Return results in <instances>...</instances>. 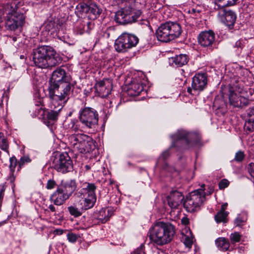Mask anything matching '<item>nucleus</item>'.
I'll use <instances>...</instances> for the list:
<instances>
[{"instance_id":"1","label":"nucleus","mask_w":254,"mask_h":254,"mask_svg":"<svg viewBox=\"0 0 254 254\" xmlns=\"http://www.w3.org/2000/svg\"><path fill=\"white\" fill-rule=\"evenodd\" d=\"M69 81L70 77L66 75L64 67L61 66L55 70L49 87V97L56 100H68L71 87Z\"/></svg>"},{"instance_id":"2","label":"nucleus","mask_w":254,"mask_h":254,"mask_svg":"<svg viewBox=\"0 0 254 254\" xmlns=\"http://www.w3.org/2000/svg\"><path fill=\"white\" fill-rule=\"evenodd\" d=\"M33 61L36 66L47 68L60 64L62 58L52 47L42 46L33 50Z\"/></svg>"},{"instance_id":"3","label":"nucleus","mask_w":254,"mask_h":254,"mask_svg":"<svg viewBox=\"0 0 254 254\" xmlns=\"http://www.w3.org/2000/svg\"><path fill=\"white\" fill-rule=\"evenodd\" d=\"M175 233V228L172 224L160 221L150 228L148 235L153 242L162 246L171 242Z\"/></svg>"},{"instance_id":"4","label":"nucleus","mask_w":254,"mask_h":254,"mask_svg":"<svg viewBox=\"0 0 254 254\" xmlns=\"http://www.w3.org/2000/svg\"><path fill=\"white\" fill-rule=\"evenodd\" d=\"M141 9L134 6L132 2L126 1L123 2L121 9L115 14L117 22L125 24L135 22L141 16Z\"/></svg>"},{"instance_id":"5","label":"nucleus","mask_w":254,"mask_h":254,"mask_svg":"<svg viewBox=\"0 0 254 254\" xmlns=\"http://www.w3.org/2000/svg\"><path fill=\"white\" fill-rule=\"evenodd\" d=\"M182 30L180 25L176 22H167L162 24L156 31L157 39L162 42H168L178 38Z\"/></svg>"},{"instance_id":"6","label":"nucleus","mask_w":254,"mask_h":254,"mask_svg":"<svg viewBox=\"0 0 254 254\" xmlns=\"http://www.w3.org/2000/svg\"><path fill=\"white\" fill-rule=\"evenodd\" d=\"M5 12L7 14L5 24L8 29L14 30L23 25L25 22V16L18 11V7L15 2L7 5Z\"/></svg>"},{"instance_id":"7","label":"nucleus","mask_w":254,"mask_h":254,"mask_svg":"<svg viewBox=\"0 0 254 254\" xmlns=\"http://www.w3.org/2000/svg\"><path fill=\"white\" fill-rule=\"evenodd\" d=\"M70 144L75 150L81 153L89 152L93 145V139L84 134H73L68 137Z\"/></svg>"},{"instance_id":"8","label":"nucleus","mask_w":254,"mask_h":254,"mask_svg":"<svg viewBox=\"0 0 254 254\" xmlns=\"http://www.w3.org/2000/svg\"><path fill=\"white\" fill-rule=\"evenodd\" d=\"M201 189H198L191 192L184 202V206L187 211L193 212L199 209L200 204L205 199L204 185Z\"/></svg>"},{"instance_id":"9","label":"nucleus","mask_w":254,"mask_h":254,"mask_svg":"<svg viewBox=\"0 0 254 254\" xmlns=\"http://www.w3.org/2000/svg\"><path fill=\"white\" fill-rule=\"evenodd\" d=\"M229 102L234 107H242L249 104V100L245 97L246 91L243 85L239 82L234 84L229 90Z\"/></svg>"},{"instance_id":"10","label":"nucleus","mask_w":254,"mask_h":254,"mask_svg":"<svg viewBox=\"0 0 254 254\" xmlns=\"http://www.w3.org/2000/svg\"><path fill=\"white\" fill-rule=\"evenodd\" d=\"M139 42L138 37L131 34L124 33L115 42V48L118 52L124 53L135 47Z\"/></svg>"},{"instance_id":"11","label":"nucleus","mask_w":254,"mask_h":254,"mask_svg":"<svg viewBox=\"0 0 254 254\" xmlns=\"http://www.w3.org/2000/svg\"><path fill=\"white\" fill-rule=\"evenodd\" d=\"M79 120L85 127L92 128L98 124L99 115L95 109L85 107L79 111Z\"/></svg>"},{"instance_id":"12","label":"nucleus","mask_w":254,"mask_h":254,"mask_svg":"<svg viewBox=\"0 0 254 254\" xmlns=\"http://www.w3.org/2000/svg\"><path fill=\"white\" fill-rule=\"evenodd\" d=\"M173 145L175 146V142L181 141L190 146L198 145L200 143L201 135L196 132H188L185 130H179L172 136Z\"/></svg>"},{"instance_id":"13","label":"nucleus","mask_w":254,"mask_h":254,"mask_svg":"<svg viewBox=\"0 0 254 254\" xmlns=\"http://www.w3.org/2000/svg\"><path fill=\"white\" fill-rule=\"evenodd\" d=\"M53 167L58 172L65 174L72 171V160L67 152L60 154L54 159Z\"/></svg>"},{"instance_id":"14","label":"nucleus","mask_w":254,"mask_h":254,"mask_svg":"<svg viewBox=\"0 0 254 254\" xmlns=\"http://www.w3.org/2000/svg\"><path fill=\"white\" fill-rule=\"evenodd\" d=\"M226 6H219L218 2H215L214 8L218 10V19L230 29L233 28L237 16L232 10L226 8Z\"/></svg>"},{"instance_id":"15","label":"nucleus","mask_w":254,"mask_h":254,"mask_svg":"<svg viewBox=\"0 0 254 254\" xmlns=\"http://www.w3.org/2000/svg\"><path fill=\"white\" fill-rule=\"evenodd\" d=\"M207 77L205 73H198L192 79L191 87H189L187 91L191 95H196L206 86Z\"/></svg>"},{"instance_id":"16","label":"nucleus","mask_w":254,"mask_h":254,"mask_svg":"<svg viewBox=\"0 0 254 254\" xmlns=\"http://www.w3.org/2000/svg\"><path fill=\"white\" fill-rule=\"evenodd\" d=\"M215 40V34L212 30L201 32L198 37L199 44L203 47H211Z\"/></svg>"},{"instance_id":"17","label":"nucleus","mask_w":254,"mask_h":254,"mask_svg":"<svg viewBox=\"0 0 254 254\" xmlns=\"http://www.w3.org/2000/svg\"><path fill=\"white\" fill-rule=\"evenodd\" d=\"M52 100V103L57 109L50 110L47 112V119L51 121H55L58 119L59 114L61 110L63 108L64 105L67 100L65 101L62 100V99L54 100L53 98H50Z\"/></svg>"},{"instance_id":"18","label":"nucleus","mask_w":254,"mask_h":254,"mask_svg":"<svg viewBox=\"0 0 254 254\" xmlns=\"http://www.w3.org/2000/svg\"><path fill=\"white\" fill-rule=\"evenodd\" d=\"M95 88V91L98 94L99 96L102 98H105L111 92L112 84L108 79L102 80L96 84Z\"/></svg>"},{"instance_id":"19","label":"nucleus","mask_w":254,"mask_h":254,"mask_svg":"<svg viewBox=\"0 0 254 254\" xmlns=\"http://www.w3.org/2000/svg\"><path fill=\"white\" fill-rule=\"evenodd\" d=\"M184 199L182 193L178 191L171 192L167 197L168 204L172 209L178 208Z\"/></svg>"},{"instance_id":"20","label":"nucleus","mask_w":254,"mask_h":254,"mask_svg":"<svg viewBox=\"0 0 254 254\" xmlns=\"http://www.w3.org/2000/svg\"><path fill=\"white\" fill-rule=\"evenodd\" d=\"M58 187L70 197L77 188V183L74 179L63 180Z\"/></svg>"},{"instance_id":"21","label":"nucleus","mask_w":254,"mask_h":254,"mask_svg":"<svg viewBox=\"0 0 254 254\" xmlns=\"http://www.w3.org/2000/svg\"><path fill=\"white\" fill-rule=\"evenodd\" d=\"M69 197L57 187V190L50 196V200L56 205L63 204Z\"/></svg>"},{"instance_id":"22","label":"nucleus","mask_w":254,"mask_h":254,"mask_svg":"<svg viewBox=\"0 0 254 254\" xmlns=\"http://www.w3.org/2000/svg\"><path fill=\"white\" fill-rule=\"evenodd\" d=\"M244 129L247 133L254 132V106L247 110V119Z\"/></svg>"},{"instance_id":"23","label":"nucleus","mask_w":254,"mask_h":254,"mask_svg":"<svg viewBox=\"0 0 254 254\" xmlns=\"http://www.w3.org/2000/svg\"><path fill=\"white\" fill-rule=\"evenodd\" d=\"M189 57L186 54H180L169 59V64L176 67H181L186 65L189 62Z\"/></svg>"},{"instance_id":"24","label":"nucleus","mask_w":254,"mask_h":254,"mask_svg":"<svg viewBox=\"0 0 254 254\" xmlns=\"http://www.w3.org/2000/svg\"><path fill=\"white\" fill-rule=\"evenodd\" d=\"M96 200V197L85 196L82 197L78 202L83 210H86L92 208Z\"/></svg>"},{"instance_id":"25","label":"nucleus","mask_w":254,"mask_h":254,"mask_svg":"<svg viewBox=\"0 0 254 254\" xmlns=\"http://www.w3.org/2000/svg\"><path fill=\"white\" fill-rule=\"evenodd\" d=\"M96 189V187L94 184L85 183L83 185V188L80 190V193L83 196L96 197L95 192Z\"/></svg>"},{"instance_id":"26","label":"nucleus","mask_w":254,"mask_h":254,"mask_svg":"<svg viewBox=\"0 0 254 254\" xmlns=\"http://www.w3.org/2000/svg\"><path fill=\"white\" fill-rule=\"evenodd\" d=\"M18 166V161L17 159L15 157V156H13L12 157L9 158V174L8 178V180L10 183H13L14 182L16 176L14 174V172L15 171V168L17 166Z\"/></svg>"},{"instance_id":"27","label":"nucleus","mask_w":254,"mask_h":254,"mask_svg":"<svg viewBox=\"0 0 254 254\" xmlns=\"http://www.w3.org/2000/svg\"><path fill=\"white\" fill-rule=\"evenodd\" d=\"M143 90L142 84L135 81H132L128 89V94L132 96H138Z\"/></svg>"},{"instance_id":"28","label":"nucleus","mask_w":254,"mask_h":254,"mask_svg":"<svg viewBox=\"0 0 254 254\" xmlns=\"http://www.w3.org/2000/svg\"><path fill=\"white\" fill-rule=\"evenodd\" d=\"M112 215V211L109 209L102 208L99 212L97 219L102 223H106Z\"/></svg>"},{"instance_id":"29","label":"nucleus","mask_w":254,"mask_h":254,"mask_svg":"<svg viewBox=\"0 0 254 254\" xmlns=\"http://www.w3.org/2000/svg\"><path fill=\"white\" fill-rule=\"evenodd\" d=\"M44 26L46 31L54 33L56 31L58 24L56 22L55 19H54L53 17H50L45 22Z\"/></svg>"},{"instance_id":"30","label":"nucleus","mask_w":254,"mask_h":254,"mask_svg":"<svg viewBox=\"0 0 254 254\" xmlns=\"http://www.w3.org/2000/svg\"><path fill=\"white\" fill-rule=\"evenodd\" d=\"M217 247L221 251H226L230 247L229 242L228 240L222 237L217 239L215 241Z\"/></svg>"},{"instance_id":"31","label":"nucleus","mask_w":254,"mask_h":254,"mask_svg":"<svg viewBox=\"0 0 254 254\" xmlns=\"http://www.w3.org/2000/svg\"><path fill=\"white\" fill-rule=\"evenodd\" d=\"M92 25L90 22H83L77 27V33L81 35L85 32L89 33Z\"/></svg>"},{"instance_id":"32","label":"nucleus","mask_w":254,"mask_h":254,"mask_svg":"<svg viewBox=\"0 0 254 254\" xmlns=\"http://www.w3.org/2000/svg\"><path fill=\"white\" fill-rule=\"evenodd\" d=\"M102 12V10L99 8L98 5L94 3H90L88 6V13L92 14L94 16L93 18H96Z\"/></svg>"},{"instance_id":"33","label":"nucleus","mask_w":254,"mask_h":254,"mask_svg":"<svg viewBox=\"0 0 254 254\" xmlns=\"http://www.w3.org/2000/svg\"><path fill=\"white\" fill-rule=\"evenodd\" d=\"M80 204L78 202L75 206H70L68 207V210L69 213L74 217H78L82 214V211H83Z\"/></svg>"},{"instance_id":"34","label":"nucleus","mask_w":254,"mask_h":254,"mask_svg":"<svg viewBox=\"0 0 254 254\" xmlns=\"http://www.w3.org/2000/svg\"><path fill=\"white\" fill-rule=\"evenodd\" d=\"M0 148L2 150L9 153L8 148L9 144L6 137L3 133L0 132Z\"/></svg>"},{"instance_id":"35","label":"nucleus","mask_w":254,"mask_h":254,"mask_svg":"<svg viewBox=\"0 0 254 254\" xmlns=\"http://www.w3.org/2000/svg\"><path fill=\"white\" fill-rule=\"evenodd\" d=\"M31 161L32 160L29 155H24L22 156L18 161V167L17 171H19L24 165L30 163Z\"/></svg>"},{"instance_id":"36","label":"nucleus","mask_w":254,"mask_h":254,"mask_svg":"<svg viewBox=\"0 0 254 254\" xmlns=\"http://www.w3.org/2000/svg\"><path fill=\"white\" fill-rule=\"evenodd\" d=\"M227 215H228V213L227 212H223L222 211H219L217 212V214L215 215V220L217 223L225 222Z\"/></svg>"},{"instance_id":"37","label":"nucleus","mask_w":254,"mask_h":254,"mask_svg":"<svg viewBox=\"0 0 254 254\" xmlns=\"http://www.w3.org/2000/svg\"><path fill=\"white\" fill-rule=\"evenodd\" d=\"M238 0H215L219 6H227L235 5Z\"/></svg>"},{"instance_id":"38","label":"nucleus","mask_w":254,"mask_h":254,"mask_svg":"<svg viewBox=\"0 0 254 254\" xmlns=\"http://www.w3.org/2000/svg\"><path fill=\"white\" fill-rule=\"evenodd\" d=\"M89 5L84 3H81L78 4L76 7V12L80 14L87 13Z\"/></svg>"},{"instance_id":"39","label":"nucleus","mask_w":254,"mask_h":254,"mask_svg":"<svg viewBox=\"0 0 254 254\" xmlns=\"http://www.w3.org/2000/svg\"><path fill=\"white\" fill-rule=\"evenodd\" d=\"M134 6L137 9L144 7L146 4V0H134Z\"/></svg>"},{"instance_id":"40","label":"nucleus","mask_w":254,"mask_h":254,"mask_svg":"<svg viewBox=\"0 0 254 254\" xmlns=\"http://www.w3.org/2000/svg\"><path fill=\"white\" fill-rule=\"evenodd\" d=\"M244 152L242 151H239L236 153L234 160L237 162H241L244 160Z\"/></svg>"},{"instance_id":"41","label":"nucleus","mask_w":254,"mask_h":254,"mask_svg":"<svg viewBox=\"0 0 254 254\" xmlns=\"http://www.w3.org/2000/svg\"><path fill=\"white\" fill-rule=\"evenodd\" d=\"M230 239L233 243L239 242L241 240V235L238 232H235L230 235Z\"/></svg>"},{"instance_id":"42","label":"nucleus","mask_w":254,"mask_h":254,"mask_svg":"<svg viewBox=\"0 0 254 254\" xmlns=\"http://www.w3.org/2000/svg\"><path fill=\"white\" fill-rule=\"evenodd\" d=\"M5 190V187L4 185H0V211H1L2 203L3 201L4 192Z\"/></svg>"},{"instance_id":"43","label":"nucleus","mask_w":254,"mask_h":254,"mask_svg":"<svg viewBox=\"0 0 254 254\" xmlns=\"http://www.w3.org/2000/svg\"><path fill=\"white\" fill-rule=\"evenodd\" d=\"M192 238L189 236H185V240L184 243L185 245L189 248H190L191 247V246L192 245L193 240Z\"/></svg>"},{"instance_id":"44","label":"nucleus","mask_w":254,"mask_h":254,"mask_svg":"<svg viewBox=\"0 0 254 254\" xmlns=\"http://www.w3.org/2000/svg\"><path fill=\"white\" fill-rule=\"evenodd\" d=\"M67 238L69 242L71 243H75L77 241L78 237L76 234L70 233L67 234Z\"/></svg>"},{"instance_id":"45","label":"nucleus","mask_w":254,"mask_h":254,"mask_svg":"<svg viewBox=\"0 0 254 254\" xmlns=\"http://www.w3.org/2000/svg\"><path fill=\"white\" fill-rule=\"evenodd\" d=\"M57 184L56 182L52 179L49 180L47 182L46 188L48 190H51L56 187Z\"/></svg>"},{"instance_id":"46","label":"nucleus","mask_w":254,"mask_h":254,"mask_svg":"<svg viewBox=\"0 0 254 254\" xmlns=\"http://www.w3.org/2000/svg\"><path fill=\"white\" fill-rule=\"evenodd\" d=\"M229 184V181L226 179L222 180L219 183V187L220 189H224L227 188Z\"/></svg>"},{"instance_id":"47","label":"nucleus","mask_w":254,"mask_h":254,"mask_svg":"<svg viewBox=\"0 0 254 254\" xmlns=\"http://www.w3.org/2000/svg\"><path fill=\"white\" fill-rule=\"evenodd\" d=\"M244 222L243 219L240 216H238L235 220L234 223L237 226H240Z\"/></svg>"},{"instance_id":"48","label":"nucleus","mask_w":254,"mask_h":254,"mask_svg":"<svg viewBox=\"0 0 254 254\" xmlns=\"http://www.w3.org/2000/svg\"><path fill=\"white\" fill-rule=\"evenodd\" d=\"M71 129L72 131L74 132H77L81 130L80 125L77 123H73L72 126L71 127Z\"/></svg>"},{"instance_id":"49","label":"nucleus","mask_w":254,"mask_h":254,"mask_svg":"<svg viewBox=\"0 0 254 254\" xmlns=\"http://www.w3.org/2000/svg\"><path fill=\"white\" fill-rule=\"evenodd\" d=\"M170 156V153L168 150L164 151L159 157V159L165 160Z\"/></svg>"},{"instance_id":"50","label":"nucleus","mask_w":254,"mask_h":254,"mask_svg":"<svg viewBox=\"0 0 254 254\" xmlns=\"http://www.w3.org/2000/svg\"><path fill=\"white\" fill-rule=\"evenodd\" d=\"M131 254H144L142 250V247L140 246L135 249Z\"/></svg>"},{"instance_id":"51","label":"nucleus","mask_w":254,"mask_h":254,"mask_svg":"<svg viewBox=\"0 0 254 254\" xmlns=\"http://www.w3.org/2000/svg\"><path fill=\"white\" fill-rule=\"evenodd\" d=\"M181 222L182 224L187 225L189 223V219L187 217H183L181 220Z\"/></svg>"},{"instance_id":"52","label":"nucleus","mask_w":254,"mask_h":254,"mask_svg":"<svg viewBox=\"0 0 254 254\" xmlns=\"http://www.w3.org/2000/svg\"><path fill=\"white\" fill-rule=\"evenodd\" d=\"M49 208L52 212H55L56 211V208L53 204H50L49 206Z\"/></svg>"},{"instance_id":"53","label":"nucleus","mask_w":254,"mask_h":254,"mask_svg":"<svg viewBox=\"0 0 254 254\" xmlns=\"http://www.w3.org/2000/svg\"><path fill=\"white\" fill-rule=\"evenodd\" d=\"M56 234L62 235L63 233V230L62 229H56L54 232Z\"/></svg>"},{"instance_id":"54","label":"nucleus","mask_w":254,"mask_h":254,"mask_svg":"<svg viewBox=\"0 0 254 254\" xmlns=\"http://www.w3.org/2000/svg\"><path fill=\"white\" fill-rule=\"evenodd\" d=\"M227 206V203L222 205L221 208V210L220 211H222L223 212H226L225 210L226 209Z\"/></svg>"},{"instance_id":"55","label":"nucleus","mask_w":254,"mask_h":254,"mask_svg":"<svg viewBox=\"0 0 254 254\" xmlns=\"http://www.w3.org/2000/svg\"><path fill=\"white\" fill-rule=\"evenodd\" d=\"M84 167H85V170L86 171L89 170L90 169V168H91L90 166L88 165H86Z\"/></svg>"},{"instance_id":"56","label":"nucleus","mask_w":254,"mask_h":254,"mask_svg":"<svg viewBox=\"0 0 254 254\" xmlns=\"http://www.w3.org/2000/svg\"><path fill=\"white\" fill-rule=\"evenodd\" d=\"M13 42H15L17 41V37L16 36H12L11 37Z\"/></svg>"},{"instance_id":"57","label":"nucleus","mask_w":254,"mask_h":254,"mask_svg":"<svg viewBox=\"0 0 254 254\" xmlns=\"http://www.w3.org/2000/svg\"><path fill=\"white\" fill-rule=\"evenodd\" d=\"M5 223V221H1V222H0V227L2 226Z\"/></svg>"},{"instance_id":"58","label":"nucleus","mask_w":254,"mask_h":254,"mask_svg":"<svg viewBox=\"0 0 254 254\" xmlns=\"http://www.w3.org/2000/svg\"><path fill=\"white\" fill-rule=\"evenodd\" d=\"M238 44H240V42H237L236 43V45L237 46Z\"/></svg>"},{"instance_id":"59","label":"nucleus","mask_w":254,"mask_h":254,"mask_svg":"<svg viewBox=\"0 0 254 254\" xmlns=\"http://www.w3.org/2000/svg\"><path fill=\"white\" fill-rule=\"evenodd\" d=\"M192 11L193 12H195V10H194V9H193L192 10Z\"/></svg>"}]
</instances>
